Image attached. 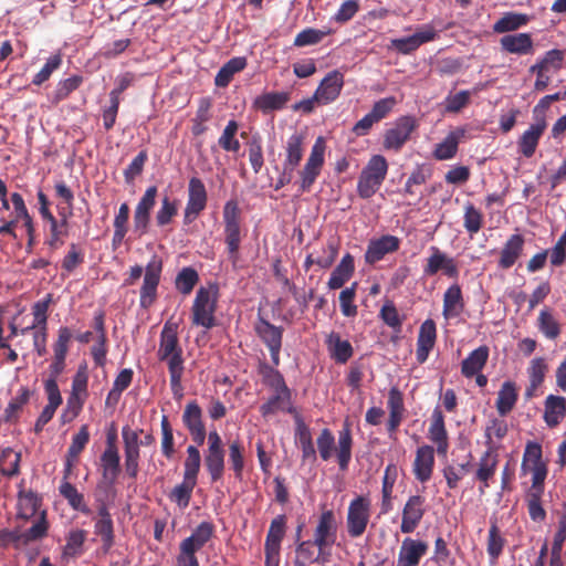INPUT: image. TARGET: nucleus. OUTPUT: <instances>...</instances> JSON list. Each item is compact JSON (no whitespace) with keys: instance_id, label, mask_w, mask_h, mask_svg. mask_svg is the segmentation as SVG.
Listing matches in <instances>:
<instances>
[{"instance_id":"6e6552de","label":"nucleus","mask_w":566,"mask_h":566,"mask_svg":"<svg viewBox=\"0 0 566 566\" xmlns=\"http://www.w3.org/2000/svg\"><path fill=\"white\" fill-rule=\"evenodd\" d=\"M224 242L233 263L239 259L241 243L240 209L235 200H229L223 207Z\"/></svg>"},{"instance_id":"bf43d9fd","label":"nucleus","mask_w":566,"mask_h":566,"mask_svg":"<svg viewBox=\"0 0 566 566\" xmlns=\"http://www.w3.org/2000/svg\"><path fill=\"white\" fill-rule=\"evenodd\" d=\"M333 33L331 28L314 29L306 28L298 32L294 38L293 45L296 48H304L307 45L318 44L325 36Z\"/></svg>"},{"instance_id":"4d7b16f0","label":"nucleus","mask_w":566,"mask_h":566,"mask_svg":"<svg viewBox=\"0 0 566 566\" xmlns=\"http://www.w3.org/2000/svg\"><path fill=\"white\" fill-rule=\"evenodd\" d=\"M82 75H72L65 80H61L53 91L51 102L57 105L60 102L66 99L74 91H76L83 83Z\"/></svg>"},{"instance_id":"c03bdc74","label":"nucleus","mask_w":566,"mask_h":566,"mask_svg":"<svg viewBox=\"0 0 566 566\" xmlns=\"http://www.w3.org/2000/svg\"><path fill=\"white\" fill-rule=\"evenodd\" d=\"M41 504V497L32 490H20L18 493V516L23 520L33 517Z\"/></svg>"},{"instance_id":"393cba45","label":"nucleus","mask_w":566,"mask_h":566,"mask_svg":"<svg viewBox=\"0 0 566 566\" xmlns=\"http://www.w3.org/2000/svg\"><path fill=\"white\" fill-rule=\"evenodd\" d=\"M428 438L437 446L439 455H446L449 449L448 431L444 424V416L439 407L432 411Z\"/></svg>"},{"instance_id":"1a4fd4ad","label":"nucleus","mask_w":566,"mask_h":566,"mask_svg":"<svg viewBox=\"0 0 566 566\" xmlns=\"http://www.w3.org/2000/svg\"><path fill=\"white\" fill-rule=\"evenodd\" d=\"M370 507V500L364 495H357L349 502L346 531L350 538H358L366 532L371 516Z\"/></svg>"},{"instance_id":"a18cd8bd","label":"nucleus","mask_w":566,"mask_h":566,"mask_svg":"<svg viewBox=\"0 0 566 566\" xmlns=\"http://www.w3.org/2000/svg\"><path fill=\"white\" fill-rule=\"evenodd\" d=\"M530 22V17L525 13L505 12L494 24L495 33H507L518 30Z\"/></svg>"},{"instance_id":"a211bd4d","label":"nucleus","mask_w":566,"mask_h":566,"mask_svg":"<svg viewBox=\"0 0 566 566\" xmlns=\"http://www.w3.org/2000/svg\"><path fill=\"white\" fill-rule=\"evenodd\" d=\"M428 551L429 545L426 541L406 537L399 547L396 566H419Z\"/></svg>"},{"instance_id":"bb28decb","label":"nucleus","mask_w":566,"mask_h":566,"mask_svg":"<svg viewBox=\"0 0 566 566\" xmlns=\"http://www.w3.org/2000/svg\"><path fill=\"white\" fill-rule=\"evenodd\" d=\"M437 339V326L433 319H426L420 328L417 339L416 358L419 364H424Z\"/></svg>"},{"instance_id":"338daca9","label":"nucleus","mask_w":566,"mask_h":566,"mask_svg":"<svg viewBox=\"0 0 566 566\" xmlns=\"http://www.w3.org/2000/svg\"><path fill=\"white\" fill-rule=\"evenodd\" d=\"M463 227L471 237L483 227V214L471 202L464 206Z\"/></svg>"},{"instance_id":"0e129e2a","label":"nucleus","mask_w":566,"mask_h":566,"mask_svg":"<svg viewBox=\"0 0 566 566\" xmlns=\"http://www.w3.org/2000/svg\"><path fill=\"white\" fill-rule=\"evenodd\" d=\"M290 95L285 92H272L261 95L256 101V106L263 112L282 109L289 102Z\"/></svg>"},{"instance_id":"de8ad7c7","label":"nucleus","mask_w":566,"mask_h":566,"mask_svg":"<svg viewBox=\"0 0 566 566\" xmlns=\"http://www.w3.org/2000/svg\"><path fill=\"white\" fill-rule=\"evenodd\" d=\"M211 107L212 102L210 97L199 98L196 115L191 119V133L193 136H200L207 132L206 123L211 119Z\"/></svg>"},{"instance_id":"0eeeda50","label":"nucleus","mask_w":566,"mask_h":566,"mask_svg":"<svg viewBox=\"0 0 566 566\" xmlns=\"http://www.w3.org/2000/svg\"><path fill=\"white\" fill-rule=\"evenodd\" d=\"M157 357L160 361H165L169 369L185 368V359L182 357V348L179 344L177 327L170 323H166L160 333Z\"/></svg>"},{"instance_id":"412c9836","label":"nucleus","mask_w":566,"mask_h":566,"mask_svg":"<svg viewBox=\"0 0 566 566\" xmlns=\"http://www.w3.org/2000/svg\"><path fill=\"white\" fill-rule=\"evenodd\" d=\"M260 413L263 418H269L277 412L293 415L298 413L292 402L291 389L273 391V395L260 406Z\"/></svg>"},{"instance_id":"4468645a","label":"nucleus","mask_w":566,"mask_h":566,"mask_svg":"<svg viewBox=\"0 0 566 566\" xmlns=\"http://www.w3.org/2000/svg\"><path fill=\"white\" fill-rule=\"evenodd\" d=\"M181 419L192 441L202 446L206 441L207 431L202 409L196 400H191L185 406Z\"/></svg>"},{"instance_id":"9b49d317","label":"nucleus","mask_w":566,"mask_h":566,"mask_svg":"<svg viewBox=\"0 0 566 566\" xmlns=\"http://www.w3.org/2000/svg\"><path fill=\"white\" fill-rule=\"evenodd\" d=\"M208 192L203 181L198 177H191L188 182V197L184 210V224H191L206 209Z\"/></svg>"},{"instance_id":"c85d7f7f","label":"nucleus","mask_w":566,"mask_h":566,"mask_svg":"<svg viewBox=\"0 0 566 566\" xmlns=\"http://www.w3.org/2000/svg\"><path fill=\"white\" fill-rule=\"evenodd\" d=\"M525 239L522 234H512L503 244L500 251L497 266L502 270L512 268L516 261L522 256L524 250Z\"/></svg>"},{"instance_id":"4be33fe9","label":"nucleus","mask_w":566,"mask_h":566,"mask_svg":"<svg viewBox=\"0 0 566 566\" xmlns=\"http://www.w3.org/2000/svg\"><path fill=\"white\" fill-rule=\"evenodd\" d=\"M400 247L399 238L385 234L379 239L370 240L365 252V262L375 264L382 260L386 254L396 252Z\"/></svg>"},{"instance_id":"79ce46f5","label":"nucleus","mask_w":566,"mask_h":566,"mask_svg":"<svg viewBox=\"0 0 566 566\" xmlns=\"http://www.w3.org/2000/svg\"><path fill=\"white\" fill-rule=\"evenodd\" d=\"M518 399L516 385L513 381H504L497 392L496 410L500 416L504 417L515 407Z\"/></svg>"},{"instance_id":"680f3d73","label":"nucleus","mask_w":566,"mask_h":566,"mask_svg":"<svg viewBox=\"0 0 566 566\" xmlns=\"http://www.w3.org/2000/svg\"><path fill=\"white\" fill-rule=\"evenodd\" d=\"M537 328L548 339H556L560 334V325L549 308L545 307L537 317Z\"/></svg>"},{"instance_id":"5701e85b","label":"nucleus","mask_w":566,"mask_h":566,"mask_svg":"<svg viewBox=\"0 0 566 566\" xmlns=\"http://www.w3.org/2000/svg\"><path fill=\"white\" fill-rule=\"evenodd\" d=\"M434 468V449L431 446L424 444L417 449L416 457L412 463V472L421 483L428 482L433 473Z\"/></svg>"},{"instance_id":"7c9ffc66","label":"nucleus","mask_w":566,"mask_h":566,"mask_svg":"<svg viewBox=\"0 0 566 566\" xmlns=\"http://www.w3.org/2000/svg\"><path fill=\"white\" fill-rule=\"evenodd\" d=\"M325 344L329 354V357L337 364H346L354 355V348L348 340L342 339L337 332H331Z\"/></svg>"},{"instance_id":"ddd939ff","label":"nucleus","mask_w":566,"mask_h":566,"mask_svg":"<svg viewBox=\"0 0 566 566\" xmlns=\"http://www.w3.org/2000/svg\"><path fill=\"white\" fill-rule=\"evenodd\" d=\"M255 333L269 348L273 365L279 366L283 339V328L281 326L271 324L263 317H259L255 324Z\"/></svg>"},{"instance_id":"58836bf2","label":"nucleus","mask_w":566,"mask_h":566,"mask_svg":"<svg viewBox=\"0 0 566 566\" xmlns=\"http://www.w3.org/2000/svg\"><path fill=\"white\" fill-rule=\"evenodd\" d=\"M397 478V465L389 463L382 476L380 514H388L392 510V492Z\"/></svg>"},{"instance_id":"69168bd1","label":"nucleus","mask_w":566,"mask_h":566,"mask_svg":"<svg viewBox=\"0 0 566 566\" xmlns=\"http://www.w3.org/2000/svg\"><path fill=\"white\" fill-rule=\"evenodd\" d=\"M199 281L197 271L191 266L184 268L176 276V289L184 295H189Z\"/></svg>"},{"instance_id":"2f4dec72","label":"nucleus","mask_w":566,"mask_h":566,"mask_svg":"<svg viewBox=\"0 0 566 566\" xmlns=\"http://www.w3.org/2000/svg\"><path fill=\"white\" fill-rule=\"evenodd\" d=\"M465 303L461 286L455 282L443 294L442 314L446 319L458 317L464 310Z\"/></svg>"},{"instance_id":"052dcab7","label":"nucleus","mask_w":566,"mask_h":566,"mask_svg":"<svg viewBox=\"0 0 566 566\" xmlns=\"http://www.w3.org/2000/svg\"><path fill=\"white\" fill-rule=\"evenodd\" d=\"M238 130V122L234 119L229 120L218 139L220 148L224 151L238 153L241 148L240 140L237 138Z\"/></svg>"},{"instance_id":"20e7f679","label":"nucleus","mask_w":566,"mask_h":566,"mask_svg":"<svg viewBox=\"0 0 566 566\" xmlns=\"http://www.w3.org/2000/svg\"><path fill=\"white\" fill-rule=\"evenodd\" d=\"M88 395V368L86 363H82L72 378L71 392L61 415L63 423L72 422L78 417Z\"/></svg>"},{"instance_id":"37998d69","label":"nucleus","mask_w":566,"mask_h":566,"mask_svg":"<svg viewBox=\"0 0 566 566\" xmlns=\"http://www.w3.org/2000/svg\"><path fill=\"white\" fill-rule=\"evenodd\" d=\"M296 557L294 559V566H308L310 564L319 563L324 560L317 548L316 541L307 539L302 541L296 546Z\"/></svg>"},{"instance_id":"13d9d810","label":"nucleus","mask_w":566,"mask_h":566,"mask_svg":"<svg viewBox=\"0 0 566 566\" xmlns=\"http://www.w3.org/2000/svg\"><path fill=\"white\" fill-rule=\"evenodd\" d=\"M196 485V480L184 478L182 482L171 490L169 494L170 501L176 503L180 509H186L190 503L192 491Z\"/></svg>"},{"instance_id":"6e6d98bb","label":"nucleus","mask_w":566,"mask_h":566,"mask_svg":"<svg viewBox=\"0 0 566 566\" xmlns=\"http://www.w3.org/2000/svg\"><path fill=\"white\" fill-rule=\"evenodd\" d=\"M506 539L502 536L496 521H492L486 542V552L492 563H496L504 549Z\"/></svg>"},{"instance_id":"e433bc0d","label":"nucleus","mask_w":566,"mask_h":566,"mask_svg":"<svg viewBox=\"0 0 566 566\" xmlns=\"http://www.w3.org/2000/svg\"><path fill=\"white\" fill-rule=\"evenodd\" d=\"M499 455L492 448H489L480 458L475 479L482 483L480 491L483 493L490 486L489 481L494 476L499 462Z\"/></svg>"},{"instance_id":"aec40b11","label":"nucleus","mask_w":566,"mask_h":566,"mask_svg":"<svg viewBox=\"0 0 566 566\" xmlns=\"http://www.w3.org/2000/svg\"><path fill=\"white\" fill-rule=\"evenodd\" d=\"M157 192L156 186L148 187L135 208L134 229L139 234H145L148 231L150 212L155 207Z\"/></svg>"},{"instance_id":"f3484780","label":"nucleus","mask_w":566,"mask_h":566,"mask_svg":"<svg viewBox=\"0 0 566 566\" xmlns=\"http://www.w3.org/2000/svg\"><path fill=\"white\" fill-rule=\"evenodd\" d=\"M337 536V521L333 510H325L319 515L314 531V541H316L319 553L334 545Z\"/></svg>"},{"instance_id":"6ab92c4d","label":"nucleus","mask_w":566,"mask_h":566,"mask_svg":"<svg viewBox=\"0 0 566 566\" xmlns=\"http://www.w3.org/2000/svg\"><path fill=\"white\" fill-rule=\"evenodd\" d=\"M343 86L344 74L338 70H333L321 81L314 92V98L317 99L318 104L327 105L338 98Z\"/></svg>"},{"instance_id":"7ed1b4c3","label":"nucleus","mask_w":566,"mask_h":566,"mask_svg":"<svg viewBox=\"0 0 566 566\" xmlns=\"http://www.w3.org/2000/svg\"><path fill=\"white\" fill-rule=\"evenodd\" d=\"M144 273L143 285L139 293V305L142 308H149L157 298V290L161 279L163 260L158 255H153L145 269L136 264L130 266L129 275L125 280L126 285H133Z\"/></svg>"},{"instance_id":"473e14b6","label":"nucleus","mask_w":566,"mask_h":566,"mask_svg":"<svg viewBox=\"0 0 566 566\" xmlns=\"http://www.w3.org/2000/svg\"><path fill=\"white\" fill-rule=\"evenodd\" d=\"M566 416V398L548 395L544 401V421L549 428L557 427Z\"/></svg>"},{"instance_id":"49530a36","label":"nucleus","mask_w":566,"mask_h":566,"mask_svg":"<svg viewBox=\"0 0 566 566\" xmlns=\"http://www.w3.org/2000/svg\"><path fill=\"white\" fill-rule=\"evenodd\" d=\"M247 66L244 56L230 59L217 73L214 84L218 87H226L230 84L235 73L243 71Z\"/></svg>"},{"instance_id":"cd10ccee","label":"nucleus","mask_w":566,"mask_h":566,"mask_svg":"<svg viewBox=\"0 0 566 566\" xmlns=\"http://www.w3.org/2000/svg\"><path fill=\"white\" fill-rule=\"evenodd\" d=\"M387 407L389 410L387 431L392 438L403 420V413L406 410L403 395L397 387H391L389 389Z\"/></svg>"},{"instance_id":"c9c22d12","label":"nucleus","mask_w":566,"mask_h":566,"mask_svg":"<svg viewBox=\"0 0 566 566\" xmlns=\"http://www.w3.org/2000/svg\"><path fill=\"white\" fill-rule=\"evenodd\" d=\"M304 134L298 132L292 134L286 140L285 159L283 163V167L286 170L294 171L300 165L304 154Z\"/></svg>"},{"instance_id":"f8f14e48","label":"nucleus","mask_w":566,"mask_h":566,"mask_svg":"<svg viewBox=\"0 0 566 566\" xmlns=\"http://www.w3.org/2000/svg\"><path fill=\"white\" fill-rule=\"evenodd\" d=\"M325 143L322 137H318L314 143L311 154L300 171L301 190L303 192L310 191L311 187L319 176L324 165Z\"/></svg>"},{"instance_id":"3c124183","label":"nucleus","mask_w":566,"mask_h":566,"mask_svg":"<svg viewBox=\"0 0 566 566\" xmlns=\"http://www.w3.org/2000/svg\"><path fill=\"white\" fill-rule=\"evenodd\" d=\"M87 538V531L82 528H72L65 536L63 556L78 557L83 554V545Z\"/></svg>"},{"instance_id":"a878e982","label":"nucleus","mask_w":566,"mask_h":566,"mask_svg":"<svg viewBox=\"0 0 566 566\" xmlns=\"http://www.w3.org/2000/svg\"><path fill=\"white\" fill-rule=\"evenodd\" d=\"M545 117H536V122L533 123L528 129H526L517 142L518 151L526 158H531L538 146L539 139L546 129Z\"/></svg>"},{"instance_id":"dca6fc26","label":"nucleus","mask_w":566,"mask_h":566,"mask_svg":"<svg viewBox=\"0 0 566 566\" xmlns=\"http://www.w3.org/2000/svg\"><path fill=\"white\" fill-rule=\"evenodd\" d=\"M426 513V499L422 495H411L406 501L402 513L400 531L403 534L413 533Z\"/></svg>"},{"instance_id":"423d86ee","label":"nucleus","mask_w":566,"mask_h":566,"mask_svg":"<svg viewBox=\"0 0 566 566\" xmlns=\"http://www.w3.org/2000/svg\"><path fill=\"white\" fill-rule=\"evenodd\" d=\"M218 303V286H201L196 293L191 308V321L193 325L211 329L217 325L214 316Z\"/></svg>"},{"instance_id":"f257e3e1","label":"nucleus","mask_w":566,"mask_h":566,"mask_svg":"<svg viewBox=\"0 0 566 566\" xmlns=\"http://www.w3.org/2000/svg\"><path fill=\"white\" fill-rule=\"evenodd\" d=\"M73 338L72 331L67 326H61L57 331V337L52 345L53 357L49 366V378L44 381V391L48 398V405L60 407L62 405V395L57 385V378L64 373L66 367V357Z\"/></svg>"},{"instance_id":"8fccbe9b","label":"nucleus","mask_w":566,"mask_h":566,"mask_svg":"<svg viewBox=\"0 0 566 566\" xmlns=\"http://www.w3.org/2000/svg\"><path fill=\"white\" fill-rule=\"evenodd\" d=\"M31 391L28 387H21L15 397H13L4 409L3 420L6 422L15 423L23 407L29 402Z\"/></svg>"},{"instance_id":"5fc2aeb1","label":"nucleus","mask_w":566,"mask_h":566,"mask_svg":"<svg viewBox=\"0 0 566 566\" xmlns=\"http://www.w3.org/2000/svg\"><path fill=\"white\" fill-rule=\"evenodd\" d=\"M59 492L73 510L88 514L90 510L85 503L84 495L72 483L62 481Z\"/></svg>"},{"instance_id":"b1692460","label":"nucleus","mask_w":566,"mask_h":566,"mask_svg":"<svg viewBox=\"0 0 566 566\" xmlns=\"http://www.w3.org/2000/svg\"><path fill=\"white\" fill-rule=\"evenodd\" d=\"M295 443L302 451V462L314 463L317 460L310 427L300 413H295Z\"/></svg>"},{"instance_id":"774afa93","label":"nucleus","mask_w":566,"mask_h":566,"mask_svg":"<svg viewBox=\"0 0 566 566\" xmlns=\"http://www.w3.org/2000/svg\"><path fill=\"white\" fill-rule=\"evenodd\" d=\"M21 454L11 448L4 449L0 454V474L13 476L19 473Z\"/></svg>"},{"instance_id":"e2e57ef3","label":"nucleus","mask_w":566,"mask_h":566,"mask_svg":"<svg viewBox=\"0 0 566 566\" xmlns=\"http://www.w3.org/2000/svg\"><path fill=\"white\" fill-rule=\"evenodd\" d=\"M199 446L190 444L186 449V459L184 462V478L198 480V474L200 472L201 465V454L199 451Z\"/></svg>"},{"instance_id":"c756f323","label":"nucleus","mask_w":566,"mask_h":566,"mask_svg":"<svg viewBox=\"0 0 566 566\" xmlns=\"http://www.w3.org/2000/svg\"><path fill=\"white\" fill-rule=\"evenodd\" d=\"M500 48L503 52L516 55L534 53V42L530 33L505 34L500 39Z\"/></svg>"},{"instance_id":"4c0bfd02","label":"nucleus","mask_w":566,"mask_h":566,"mask_svg":"<svg viewBox=\"0 0 566 566\" xmlns=\"http://www.w3.org/2000/svg\"><path fill=\"white\" fill-rule=\"evenodd\" d=\"M490 355L488 346L482 345L472 350L461 363V373L465 378H472L485 367Z\"/></svg>"},{"instance_id":"09e8293b","label":"nucleus","mask_w":566,"mask_h":566,"mask_svg":"<svg viewBox=\"0 0 566 566\" xmlns=\"http://www.w3.org/2000/svg\"><path fill=\"white\" fill-rule=\"evenodd\" d=\"M203 463L211 482H218L224 473V450H206Z\"/></svg>"},{"instance_id":"864d4df0","label":"nucleus","mask_w":566,"mask_h":566,"mask_svg":"<svg viewBox=\"0 0 566 566\" xmlns=\"http://www.w3.org/2000/svg\"><path fill=\"white\" fill-rule=\"evenodd\" d=\"M277 366H270L266 363H261L259 366V374L262 376V381L273 391L290 389L285 382L283 375L276 369Z\"/></svg>"},{"instance_id":"ea45409f","label":"nucleus","mask_w":566,"mask_h":566,"mask_svg":"<svg viewBox=\"0 0 566 566\" xmlns=\"http://www.w3.org/2000/svg\"><path fill=\"white\" fill-rule=\"evenodd\" d=\"M355 264L352 254L346 253L338 265L333 270L327 282L329 290L340 289L354 274Z\"/></svg>"},{"instance_id":"2eb2a0df","label":"nucleus","mask_w":566,"mask_h":566,"mask_svg":"<svg viewBox=\"0 0 566 566\" xmlns=\"http://www.w3.org/2000/svg\"><path fill=\"white\" fill-rule=\"evenodd\" d=\"M416 127L417 124L413 117L402 116L398 118L394 127L386 130L384 147L395 151L400 150Z\"/></svg>"},{"instance_id":"72a5a7b5","label":"nucleus","mask_w":566,"mask_h":566,"mask_svg":"<svg viewBox=\"0 0 566 566\" xmlns=\"http://www.w3.org/2000/svg\"><path fill=\"white\" fill-rule=\"evenodd\" d=\"M213 533L214 526L211 522H201L190 536L181 541L179 548L197 553L211 539Z\"/></svg>"},{"instance_id":"603ef678","label":"nucleus","mask_w":566,"mask_h":566,"mask_svg":"<svg viewBox=\"0 0 566 566\" xmlns=\"http://www.w3.org/2000/svg\"><path fill=\"white\" fill-rule=\"evenodd\" d=\"M61 221L50 224L49 234L45 237L44 244L51 251L60 249L64 244V238L67 235V216L60 212Z\"/></svg>"},{"instance_id":"f03ea898","label":"nucleus","mask_w":566,"mask_h":566,"mask_svg":"<svg viewBox=\"0 0 566 566\" xmlns=\"http://www.w3.org/2000/svg\"><path fill=\"white\" fill-rule=\"evenodd\" d=\"M353 436L350 423L346 420L343 428L338 431L337 446L335 447V437L328 428L321 430L316 439L317 451L323 461H328L335 453L340 471H346L352 460Z\"/></svg>"},{"instance_id":"a19ab883","label":"nucleus","mask_w":566,"mask_h":566,"mask_svg":"<svg viewBox=\"0 0 566 566\" xmlns=\"http://www.w3.org/2000/svg\"><path fill=\"white\" fill-rule=\"evenodd\" d=\"M102 478L107 486L113 488L120 473L118 451H104L101 455Z\"/></svg>"},{"instance_id":"39448f33","label":"nucleus","mask_w":566,"mask_h":566,"mask_svg":"<svg viewBox=\"0 0 566 566\" xmlns=\"http://www.w3.org/2000/svg\"><path fill=\"white\" fill-rule=\"evenodd\" d=\"M388 172V161L382 155H373L363 168L358 181L357 193L361 199L371 198L381 187Z\"/></svg>"},{"instance_id":"f704fd0d","label":"nucleus","mask_w":566,"mask_h":566,"mask_svg":"<svg viewBox=\"0 0 566 566\" xmlns=\"http://www.w3.org/2000/svg\"><path fill=\"white\" fill-rule=\"evenodd\" d=\"M465 129L457 127L451 130L446 138L436 145L433 156L438 160H448L453 158L458 153L459 143L465 137Z\"/></svg>"},{"instance_id":"9d476101","label":"nucleus","mask_w":566,"mask_h":566,"mask_svg":"<svg viewBox=\"0 0 566 566\" xmlns=\"http://www.w3.org/2000/svg\"><path fill=\"white\" fill-rule=\"evenodd\" d=\"M441 272L444 276L458 280L460 270L454 258L448 255L436 245L429 248V255L424 260L422 274L424 277H431Z\"/></svg>"}]
</instances>
